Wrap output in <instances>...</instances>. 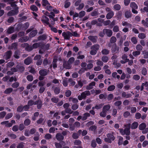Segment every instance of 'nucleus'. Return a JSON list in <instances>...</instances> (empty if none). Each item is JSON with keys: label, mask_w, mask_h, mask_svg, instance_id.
Here are the masks:
<instances>
[{"label": "nucleus", "mask_w": 148, "mask_h": 148, "mask_svg": "<svg viewBox=\"0 0 148 148\" xmlns=\"http://www.w3.org/2000/svg\"><path fill=\"white\" fill-rule=\"evenodd\" d=\"M90 95L89 91H86L82 92L80 95H79L77 98L79 100H81L83 99H85L87 96H89Z\"/></svg>", "instance_id": "f257e3e1"}, {"label": "nucleus", "mask_w": 148, "mask_h": 148, "mask_svg": "<svg viewBox=\"0 0 148 148\" xmlns=\"http://www.w3.org/2000/svg\"><path fill=\"white\" fill-rule=\"evenodd\" d=\"M82 0H78L75 2V6H79L76 8L77 10H81L82 9L84 6V3H80Z\"/></svg>", "instance_id": "f03ea898"}, {"label": "nucleus", "mask_w": 148, "mask_h": 148, "mask_svg": "<svg viewBox=\"0 0 148 148\" xmlns=\"http://www.w3.org/2000/svg\"><path fill=\"white\" fill-rule=\"evenodd\" d=\"M41 21L45 25H49L50 24L49 22V19L48 18L45 16H42L41 18Z\"/></svg>", "instance_id": "7ed1b4c3"}, {"label": "nucleus", "mask_w": 148, "mask_h": 148, "mask_svg": "<svg viewBox=\"0 0 148 148\" xmlns=\"http://www.w3.org/2000/svg\"><path fill=\"white\" fill-rule=\"evenodd\" d=\"M120 132L122 135L126 134L129 135L130 133V130L125 128L124 130L123 129H120Z\"/></svg>", "instance_id": "20e7f679"}, {"label": "nucleus", "mask_w": 148, "mask_h": 148, "mask_svg": "<svg viewBox=\"0 0 148 148\" xmlns=\"http://www.w3.org/2000/svg\"><path fill=\"white\" fill-rule=\"evenodd\" d=\"M103 32H105V34L109 37L111 36L112 34V30L107 29H103Z\"/></svg>", "instance_id": "39448f33"}, {"label": "nucleus", "mask_w": 148, "mask_h": 148, "mask_svg": "<svg viewBox=\"0 0 148 148\" xmlns=\"http://www.w3.org/2000/svg\"><path fill=\"white\" fill-rule=\"evenodd\" d=\"M12 54V51H7L4 55L3 58L6 60H8L10 58Z\"/></svg>", "instance_id": "423d86ee"}, {"label": "nucleus", "mask_w": 148, "mask_h": 148, "mask_svg": "<svg viewBox=\"0 0 148 148\" xmlns=\"http://www.w3.org/2000/svg\"><path fill=\"white\" fill-rule=\"evenodd\" d=\"M49 71L45 69L40 70L39 72V74L41 76H45L47 75Z\"/></svg>", "instance_id": "0eeeda50"}, {"label": "nucleus", "mask_w": 148, "mask_h": 148, "mask_svg": "<svg viewBox=\"0 0 148 148\" xmlns=\"http://www.w3.org/2000/svg\"><path fill=\"white\" fill-rule=\"evenodd\" d=\"M95 84L96 83L95 82H92L87 86L86 89L88 90L92 89L93 88V86H95Z\"/></svg>", "instance_id": "6e6552de"}, {"label": "nucleus", "mask_w": 148, "mask_h": 148, "mask_svg": "<svg viewBox=\"0 0 148 148\" xmlns=\"http://www.w3.org/2000/svg\"><path fill=\"white\" fill-rule=\"evenodd\" d=\"M63 67L67 69H69L71 68V64L66 62H64L63 63Z\"/></svg>", "instance_id": "1a4fd4ad"}, {"label": "nucleus", "mask_w": 148, "mask_h": 148, "mask_svg": "<svg viewBox=\"0 0 148 148\" xmlns=\"http://www.w3.org/2000/svg\"><path fill=\"white\" fill-rule=\"evenodd\" d=\"M51 15H49V17L50 18H52V21H51L52 22L51 23V24L52 25H54V22L57 21V19L56 18H53V17L55 16V14L53 12H51Z\"/></svg>", "instance_id": "9d476101"}, {"label": "nucleus", "mask_w": 148, "mask_h": 148, "mask_svg": "<svg viewBox=\"0 0 148 148\" xmlns=\"http://www.w3.org/2000/svg\"><path fill=\"white\" fill-rule=\"evenodd\" d=\"M103 105V103L97 104L94 107H92V108L93 110L94 109H96L97 110L99 109L102 107Z\"/></svg>", "instance_id": "9b49d317"}, {"label": "nucleus", "mask_w": 148, "mask_h": 148, "mask_svg": "<svg viewBox=\"0 0 148 148\" xmlns=\"http://www.w3.org/2000/svg\"><path fill=\"white\" fill-rule=\"evenodd\" d=\"M56 138L58 140H62L64 138V136L60 133H57L56 136Z\"/></svg>", "instance_id": "f8f14e48"}, {"label": "nucleus", "mask_w": 148, "mask_h": 148, "mask_svg": "<svg viewBox=\"0 0 148 148\" xmlns=\"http://www.w3.org/2000/svg\"><path fill=\"white\" fill-rule=\"evenodd\" d=\"M121 96L122 97L127 98L131 96V95L130 94H127L125 92H123L121 93Z\"/></svg>", "instance_id": "ddd939ff"}, {"label": "nucleus", "mask_w": 148, "mask_h": 148, "mask_svg": "<svg viewBox=\"0 0 148 148\" xmlns=\"http://www.w3.org/2000/svg\"><path fill=\"white\" fill-rule=\"evenodd\" d=\"M114 15V12L113 11L109 12L108 13L106 16V18L108 19L111 18Z\"/></svg>", "instance_id": "4468645a"}, {"label": "nucleus", "mask_w": 148, "mask_h": 148, "mask_svg": "<svg viewBox=\"0 0 148 148\" xmlns=\"http://www.w3.org/2000/svg\"><path fill=\"white\" fill-rule=\"evenodd\" d=\"M110 106L109 104L106 105L103 107L102 110L107 113V112L109 111L110 108Z\"/></svg>", "instance_id": "2eb2a0df"}, {"label": "nucleus", "mask_w": 148, "mask_h": 148, "mask_svg": "<svg viewBox=\"0 0 148 148\" xmlns=\"http://www.w3.org/2000/svg\"><path fill=\"white\" fill-rule=\"evenodd\" d=\"M32 62V59L30 57H28L24 60V63L26 65L30 64Z\"/></svg>", "instance_id": "dca6fc26"}, {"label": "nucleus", "mask_w": 148, "mask_h": 148, "mask_svg": "<svg viewBox=\"0 0 148 148\" xmlns=\"http://www.w3.org/2000/svg\"><path fill=\"white\" fill-rule=\"evenodd\" d=\"M90 114L88 113H84L82 117V120L84 121L86 120L88 117L90 116Z\"/></svg>", "instance_id": "f3484780"}, {"label": "nucleus", "mask_w": 148, "mask_h": 148, "mask_svg": "<svg viewBox=\"0 0 148 148\" xmlns=\"http://www.w3.org/2000/svg\"><path fill=\"white\" fill-rule=\"evenodd\" d=\"M86 81L85 80H79L78 81V85L81 87H82L84 84H86Z\"/></svg>", "instance_id": "a211bd4d"}, {"label": "nucleus", "mask_w": 148, "mask_h": 148, "mask_svg": "<svg viewBox=\"0 0 148 148\" xmlns=\"http://www.w3.org/2000/svg\"><path fill=\"white\" fill-rule=\"evenodd\" d=\"M138 125V123L137 122H134L132 124L131 128L132 129H136Z\"/></svg>", "instance_id": "6ab92c4d"}, {"label": "nucleus", "mask_w": 148, "mask_h": 148, "mask_svg": "<svg viewBox=\"0 0 148 148\" xmlns=\"http://www.w3.org/2000/svg\"><path fill=\"white\" fill-rule=\"evenodd\" d=\"M36 104L37 105V108L38 109H40L41 108L42 106V102L40 99L38 100L37 101L35 102Z\"/></svg>", "instance_id": "aec40b11"}, {"label": "nucleus", "mask_w": 148, "mask_h": 148, "mask_svg": "<svg viewBox=\"0 0 148 148\" xmlns=\"http://www.w3.org/2000/svg\"><path fill=\"white\" fill-rule=\"evenodd\" d=\"M17 47V44L16 43H14L12 44L11 46H10L8 47V49H16Z\"/></svg>", "instance_id": "412c9836"}, {"label": "nucleus", "mask_w": 148, "mask_h": 148, "mask_svg": "<svg viewBox=\"0 0 148 148\" xmlns=\"http://www.w3.org/2000/svg\"><path fill=\"white\" fill-rule=\"evenodd\" d=\"M101 59L103 62L106 63L109 60V58L107 56H103L102 57Z\"/></svg>", "instance_id": "4be33fe9"}, {"label": "nucleus", "mask_w": 148, "mask_h": 148, "mask_svg": "<svg viewBox=\"0 0 148 148\" xmlns=\"http://www.w3.org/2000/svg\"><path fill=\"white\" fill-rule=\"evenodd\" d=\"M125 17L128 18L131 17V14L130 11H126L125 12Z\"/></svg>", "instance_id": "5701e85b"}, {"label": "nucleus", "mask_w": 148, "mask_h": 148, "mask_svg": "<svg viewBox=\"0 0 148 148\" xmlns=\"http://www.w3.org/2000/svg\"><path fill=\"white\" fill-rule=\"evenodd\" d=\"M69 101H71L73 103H76L78 101L77 99L72 97H70L69 98Z\"/></svg>", "instance_id": "b1692460"}, {"label": "nucleus", "mask_w": 148, "mask_h": 148, "mask_svg": "<svg viewBox=\"0 0 148 148\" xmlns=\"http://www.w3.org/2000/svg\"><path fill=\"white\" fill-rule=\"evenodd\" d=\"M49 47V44H47L46 45L42 43V46L41 47V49H44V50H46L48 49Z\"/></svg>", "instance_id": "393cba45"}, {"label": "nucleus", "mask_w": 148, "mask_h": 148, "mask_svg": "<svg viewBox=\"0 0 148 148\" xmlns=\"http://www.w3.org/2000/svg\"><path fill=\"white\" fill-rule=\"evenodd\" d=\"M42 46V43H35L32 46L33 48H36L38 47H40L41 48Z\"/></svg>", "instance_id": "a878e982"}, {"label": "nucleus", "mask_w": 148, "mask_h": 148, "mask_svg": "<svg viewBox=\"0 0 148 148\" xmlns=\"http://www.w3.org/2000/svg\"><path fill=\"white\" fill-rule=\"evenodd\" d=\"M16 67L18 70H19L21 71H23L24 70V68L21 64H18L16 66Z\"/></svg>", "instance_id": "bb28decb"}, {"label": "nucleus", "mask_w": 148, "mask_h": 148, "mask_svg": "<svg viewBox=\"0 0 148 148\" xmlns=\"http://www.w3.org/2000/svg\"><path fill=\"white\" fill-rule=\"evenodd\" d=\"M99 47V46L98 45H96L92 46L91 47V49L95 50L96 51L98 50Z\"/></svg>", "instance_id": "cd10ccee"}, {"label": "nucleus", "mask_w": 148, "mask_h": 148, "mask_svg": "<svg viewBox=\"0 0 148 148\" xmlns=\"http://www.w3.org/2000/svg\"><path fill=\"white\" fill-rule=\"evenodd\" d=\"M49 3L47 0H42V4L45 7L47 5H48Z\"/></svg>", "instance_id": "c85d7f7f"}, {"label": "nucleus", "mask_w": 148, "mask_h": 148, "mask_svg": "<svg viewBox=\"0 0 148 148\" xmlns=\"http://www.w3.org/2000/svg\"><path fill=\"white\" fill-rule=\"evenodd\" d=\"M130 6L132 9H137L138 7L137 5L134 2L131 3L130 4Z\"/></svg>", "instance_id": "c756f323"}, {"label": "nucleus", "mask_w": 148, "mask_h": 148, "mask_svg": "<svg viewBox=\"0 0 148 148\" xmlns=\"http://www.w3.org/2000/svg\"><path fill=\"white\" fill-rule=\"evenodd\" d=\"M147 69L143 67L141 69L142 74L144 75H147Z\"/></svg>", "instance_id": "7c9ffc66"}, {"label": "nucleus", "mask_w": 148, "mask_h": 148, "mask_svg": "<svg viewBox=\"0 0 148 148\" xmlns=\"http://www.w3.org/2000/svg\"><path fill=\"white\" fill-rule=\"evenodd\" d=\"M140 51H134L132 52V55L134 56L135 57H137L140 54Z\"/></svg>", "instance_id": "2f4dec72"}, {"label": "nucleus", "mask_w": 148, "mask_h": 148, "mask_svg": "<svg viewBox=\"0 0 148 148\" xmlns=\"http://www.w3.org/2000/svg\"><path fill=\"white\" fill-rule=\"evenodd\" d=\"M146 127V125L145 123H142L139 126V129L140 130H143Z\"/></svg>", "instance_id": "473e14b6"}, {"label": "nucleus", "mask_w": 148, "mask_h": 148, "mask_svg": "<svg viewBox=\"0 0 148 148\" xmlns=\"http://www.w3.org/2000/svg\"><path fill=\"white\" fill-rule=\"evenodd\" d=\"M117 138L118 139L119 141L118 143V144L119 145H121L123 143V138L120 136H118L117 137Z\"/></svg>", "instance_id": "72a5a7b5"}, {"label": "nucleus", "mask_w": 148, "mask_h": 148, "mask_svg": "<svg viewBox=\"0 0 148 148\" xmlns=\"http://www.w3.org/2000/svg\"><path fill=\"white\" fill-rule=\"evenodd\" d=\"M107 136L109 138L111 141L115 139V137L114 136L110 134H108L107 135Z\"/></svg>", "instance_id": "f704fd0d"}, {"label": "nucleus", "mask_w": 148, "mask_h": 148, "mask_svg": "<svg viewBox=\"0 0 148 148\" xmlns=\"http://www.w3.org/2000/svg\"><path fill=\"white\" fill-rule=\"evenodd\" d=\"M60 89L59 87H56L54 90L55 94L56 95L58 94L60 92Z\"/></svg>", "instance_id": "c9c22d12"}, {"label": "nucleus", "mask_w": 148, "mask_h": 148, "mask_svg": "<svg viewBox=\"0 0 148 148\" xmlns=\"http://www.w3.org/2000/svg\"><path fill=\"white\" fill-rule=\"evenodd\" d=\"M37 33V31L36 30H33L30 33V37H34L35 36Z\"/></svg>", "instance_id": "e433bc0d"}, {"label": "nucleus", "mask_w": 148, "mask_h": 148, "mask_svg": "<svg viewBox=\"0 0 148 148\" xmlns=\"http://www.w3.org/2000/svg\"><path fill=\"white\" fill-rule=\"evenodd\" d=\"M62 84L64 86L66 87L67 86L68 79L67 78H65L63 79L62 81Z\"/></svg>", "instance_id": "4c0bfd02"}, {"label": "nucleus", "mask_w": 148, "mask_h": 148, "mask_svg": "<svg viewBox=\"0 0 148 148\" xmlns=\"http://www.w3.org/2000/svg\"><path fill=\"white\" fill-rule=\"evenodd\" d=\"M122 24L123 26H126L129 27H131L132 26L131 24L128 23L127 22L124 21L122 22Z\"/></svg>", "instance_id": "58836bf2"}, {"label": "nucleus", "mask_w": 148, "mask_h": 148, "mask_svg": "<svg viewBox=\"0 0 148 148\" xmlns=\"http://www.w3.org/2000/svg\"><path fill=\"white\" fill-rule=\"evenodd\" d=\"M115 88V87L114 85H112L108 87L107 90L108 91H112L114 90Z\"/></svg>", "instance_id": "ea45409f"}, {"label": "nucleus", "mask_w": 148, "mask_h": 148, "mask_svg": "<svg viewBox=\"0 0 148 148\" xmlns=\"http://www.w3.org/2000/svg\"><path fill=\"white\" fill-rule=\"evenodd\" d=\"M51 99L52 101L55 103H57L59 100V99L58 98L55 97L52 98Z\"/></svg>", "instance_id": "a19ab883"}, {"label": "nucleus", "mask_w": 148, "mask_h": 148, "mask_svg": "<svg viewBox=\"0 0 148 148\" xmlns=\"http://www.w3.org/2000/svg\"><path fill=\"white\" fill-rule=\"evenodd\" d=\"M57 61V59H53L52 64L53 65V67L54 68L57 67V65L56 64V62Z\"/></svg>", "instance_id": "79ce46f5"}, {"label": "nucleus", "mask_w": 148, "mask_h": 148, "mask_svg": "<svg viewBox=\"0 0 148 148\" xmlns=\"http://www.w3.org/2000/svg\"><path fill=\"white\" fill-rule=\"evenodd\" d=\"M109 51L106 49H103L101 51L102 53L104 55H107L109 54Z\"/></svg>", "instance_id": "37998d69"}, {"label": "nucleus", "mask_w": 148, "mask_h": 148, "mask_svg": "<svg viewBox=\"0 0 148 148\" xmlns=\"http://www.w3.org/2000/svg\"><path fill=\"white\" fill-rule=\"evenodd\" d=\"M140 77L139 75H135L133 76V79L136 81H138L140 79Z\"/></svg>", "instance_id": "c03bdc74"}, {"label": "nucleus", "mask_w": 148, "mask_h": 148, "mask_svg": "<svg viewBox=\"0 0 148 148\" xmlns=\"http://www.w3.org/2000/svg\"><path fill=\"white\" fill-rule=\"evenodd\" d=\"M113 8L116 10H119L121 8V6L119 5L116 4L114 5Z\"/></svg>", "instance_id": "a18cd8bd"}, {"label": "nucleus", "mask_w": 148, "mask_h": 148, "mask_svg": "<svg viewBox=\"0 0 148 148\" xmlns=\"http://www.w3.org/2000/svg\"><path fill=\"white\" fill-rule=\"evenodd\" d=\"M14 31V28L13 27H9L7 31V32L8 34H11Z\"/></svg>", "instance_id": "49530a36"}, {"label": "nucleus", "mask_w": 148, "mask_h": 148, "mask_svg": "<svg viewBox=\"0 0 148 148\" xmlns=\"http://www.w3.org/2000/svg\"><path fill=\"white\" fill-rule=\"evenodd\" d=\"M96 64L97 66H102L103 64V62L99 60H97Z\"/></svg>", "instance_id": "de8ad7c7"}, {"label": "nucleus", "mask_w": 148, "mask_h": 148, "mask_svg": "<svg viewBox=\"0 0 148 148\" xmlns=\"http://www.w3.org/2000/svg\"><path fill=\"white\" fill-rule=\"evenodd\" d=\"M28 105L29 106H31L33 105H36L35 102H34L32 100L29 101L28 103Z\"/></svg>", "instance_id": "09e8293b"}, {"label": "nucleus", "mask_w": 148, "mask_h": 148, "mask_svg": "<svg viewBox=\"0 0 148 148\" xmlns=\"http://www.w3.org/2000/svg\"><path fill=\"white\" fill-rule=\"evenodd\" d=\"M107 114V112L102 110V111L100 113V116L102 117H104L106 116Z\"/></svg>", "instance_id": "8fccbe9b"}, {"label": "nucleus", "mask_w": 148, "mask_h": 148, "mask_svg": "<svg viewBox=\"0 0 148 148\" xmlns=\"http://www.w3.org/2000/svg\"><path fill=\"white\" fill-rule=\"evenodd\" d=\"M39 114L38 112H36L34 114V116L32 118V120L33 121H35L37 117H38Z\"/></svg>", "instance_id": "3c124183"}, {"label": "nucleus", "mask_w": 148, "mask_h": 148, "mask_svg": "<svg viewBox=\"0 0 148 148\" xmlns=\"http://www.w3.org/2000/svg\"><path fill=\"white\" fill-rule=\"evenodd\" d=\"M13 90L12 88H8L6 89L4 91V93L5 94H9Z\"/></svg>", "instance_id": "603ef678"}, {"label": "nucleus", "mask_w": 148, "mask_h": 148, "mask_svg": "<svg viewBox=\"0 0 148 148\" xmlns=\"http://www.w3.org/2000/svg\"><path fill=\"white\" fill-rule=\"evenodd\" d=\"M30 120L28 119H27L24 121V124L25 125L27 126L30 124Z\"/></svg>", "instance_id": "864d4df0"}, {"label": "nucleus", "mask_w": 148, "mask_h": 148, "mask_svg": "<svg viewBox=\"0 0 148 148\" xmlns=\"http://www.w3.org/2000/svg\"><path fill=\"white\" fill-rule=\"evenodd\" d=\"M28 38H21L19 40V41L21 42H26L28 40Z\"/></svg>", "instance_id": "5fc2aeb1"}, {"label": "nucleus", "mask_w": 148, "mask_h": 148, "mask_svg": "<svg viewBox=\"0 0 148 148\" xmlns=\"http://www.w3.org/2000/svg\"><path fill=\"white\" fill-rule=\"evenodd\" d=\"M136 49L137 51H140L142 50L143 47L140 45H138L136 47Z\"/></svg>", "instance_id": "6e6d98bb"}, {"label": "nucleus", "mask_w": 148, "mask_h": 148, "mask_svg": "<svg viewBox=\"0 0 148 148\" xmlns=\"http://www.w3.org/2000/svg\"><path fill=\"white\" fill-rule=\"evenodd\" d=\"M19 51H16L15 52L14 54V57L18 59L19 58Z\"/></svg>", "instance_id": "4d7b16f0"}, {"label": "nucleus", "mask_w": 148, "mask_h": 148, "mask_svg": "<svg viewBox=\"0 0 148 148\" xmlns=\"http://www.w3.org/2000/svg\"><path fill=\"white\" fill-rule=\"evenodd\" d=\"M19 83L18 82H16L12 84V86L13 88H17L19 86Z\"/></svg>", "instance_id": "13d9d810"}, {"label": "nucleus", "mask_w": 148, "mask_h": 148, "mask_svg": "<svg viewBox=\"0 0 148 148\" xmlns=\"http://www.w3.org/2000/svg\"><path fill=\"white\" fill-rule=\"evenodd\" d=\"M12 116L13 114L11 113L8 114L5 117V119L6 120L12 117Z\"/></svg>", "instance_id": "bf43d9fd"}, {"label": "nucleus", "mask_w": 148, "mask_h": 148, "mask_svg": "<svg viewBox=\"0 0 148 148\" xmlns=\"http://www.w3.org/2000/svg\"><path fill=\"white\" fill-rule=\"evenodd\" d=\"M71 94V92L70 90H66L65 92V95L66 97H69Z\"/></svg>", "instance_id": "052dcab7"}, {"label": "nucleus", "mask_w": 148, "mask_h": 148, "mask_svg": "<svg viewBox=\"0 0 148 148\" xmlns=\"http://www.w3.org/2000/svg\"><path fill=\"white\" fill-rule=\"evenodd\" d=\"M79 135L76 133H74L73 134L72 137L74 139H76L78 138Z\"/></svg>", "instance_id": "680f3d73"}, {"label": "nucleus", "mask_w": 148, "mask_h": 148, "mask_svg": "<svg viewBox=\"0 0 148 148\" xmlns=\"http://www.w3.org/2000/svg\"><path fill=\"white\" fill-rule=\"evenodd\" d=\"M6 113L5 111H3L0 113V119L3 118L6 115Z\"/></svg>", "instance_id": "e2e57ef3"}, {"label": "nucleus", "mask_w": 148, "mask_h": 148, "mask_svg": "<svg viewBox=\"0 0 148 148\" xmlns=\"http://www.w3.org/2000/svg\"><path fill=\"white\" fill-rule=\"evenodd\" d=\"M130 113L128 111H126L124 112L123 116L125 118H127L130 116Z\"/></svg>", "instance_id": "0e129e2a"}, {"label": "nucleus", "mask_w": 148, "mask_h": 148, "mask_svg": "<svg viewBox=\"0 0 148 148\" xmlns=\"http://www.w3.org/2000/svg\"><path fill=\"white\" fill-rule=\"evenodd\" d=\"M74 60L75 58L73 57H72L70 58L69 59L67 62L71 64L72 63H73V62L74 61Z\"/></svg>", "instance_id": "69168bd1"}, {"label": "nucleus", "mask_w": 148, "mask_h": 148, "mask_svg": "<svg viewBox=\"0 0 148 148\" xmlns=\"http://www.w3.org/2000/svg\"><path fill=\"white\" fill-rule=\"evenodd\" d=\"M85 14V12L84 11H82L80 12L79 13V17L81 18L84 16Z\"/></svg>", "instance_id": "338daca9"}, {"label": "nucleus", "mask_w": 148, "mask_h": 148, "mask_svg": "<svg viewBox=\"0 0 148 148\" xmlns=\"http://www.w3.org/2000/svg\"><path fill=\"white\" fill-rule=\"evenodd\" d=\"M143 54L144 55V58H148V52L145 51H143Z\"/></svg>", "instance_id": "774afa93"}]
</instances>
